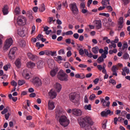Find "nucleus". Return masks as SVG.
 Segmentation results:
<instances>
[{"label": "nucleus", "instance_id": "obj_18", "mask_svg": "<svg viewBox=\"0 0 130 130\" xmlns=\"http://www.w3.org/2000/svg\"><path fill=\"white\" fill-rule=\"evenodd\" d=\"M107 54H108V47H104V53L102 54L101 57L103 58L104 59L107 57Z\"/></svg>", "mask_w": 130, "mask_h": 130}, {"label": "nucleus", "instance_id": "obj_43", "mask_svg": "<svg viewBox=\"0 0 130 130\" xmlns=\"http://www.w3.org/2000/svg\"><path fill=\"white\" fill-rule=\"evenodd\" d=\"M127 47H128V45H127V42H125L122 46L123 50H124V49H126V48H127Z\"/></svg>", "mask_w": 130, "mask_h": 130}, {"label": "nucleus", "instance_id": "obj_41", "mask_svg": "<svg viewBox=\"0 0 130 130\" xmlns=\"http://www.w3.org/2000/svg\"><path fill=\"white\" fill-rule=\"evenodd\" d=\"M100 16H104V17H108L110 16L109 13H101L99 14Z\"/></svg>", "mask_w": 130, "mask_h": 130}, {"label": "nucleus", "instance_id": "obj_55", "mask_svg": "<svg viewBox=\"0 0 130 130\" xmlns=\"http://www.w3.org/2000/svg\"><path fill=\"white\" fill-rule=\"evenodd\" d=\"M85 3L82 2L80 4V9L81 10H83V9H85Z\"/></svg>", "mask_w": 130, "mask_h": 130}, {"label": "nucleus", "instance_id": "obj_12", "mask_svg": "<svg viewBox=\"0 0 130 130\" xmlns=\"http://www.w3.org/2000/svg\"><path fill=\"white\" fill-rule=\"evenodd\" d=\"M101 115L103 117H107V116L108 115L111 116V115H113V112L111 111L110 110L104 111L101 113Z\"/></svg>", "mask_w": 130, "mask_h": 130}, {"label": "nucleus", "instance_id": "obj_36", "mask_svg": "<svg viewBox=\"0 0 130 130\" xmlns=\"http://www.w3.org/2000/svg\"><path fill=\"white\" fill-rule=\"evenodd\" d=\"M25 83H26V81H25L24 80H18V86H23V85H24V84H25Z\"/></svg>", "mask_w": 130, "mask_h": 130}, {"label": "nucleus", "instance_id": "obj_53", "mask_svg": "<svg viewBox=\"0 0 130 130\" xmlns=\"http://www.w3.org/2000/svg\"><path fill=\"white\" fill-rule=\"evenodd\" d=\"M112 42H113L114 43H118V41H119V39L117 37H115V39L114 40V41H111Z\"/></svg>", "mask_w": 130, "mask_h": 130}, {"label": "nucleus", "instance_id": "obj_57", "mask_svg": "<svg viewBox=\"0 0 130 130\" xmlns=\"http://www.w3.org/2000/svg\"><path fill=\"white\" fill-rule=\"evenodd\" d=\"M53 21V17H49V21H48L49 24H52Z\"/></svg>", "mask_w": 130, "mask_h": 130}, {"label": "nucleus", "instance_id": "obj_33", "mask_svg": "<svg viewBox=\"0 0 130 130\" xmlns=\"http://www.w3.org/2000/svg\"><path fill=\"white\" fill-rule=\"evenodd\" d=\"M108 121L106 119H105L103 123H102V128L103 129H106V126L107 124Z\"/></svg>", "mask_w": 130, "mask_h": 130}, {"label": "nucleus", "instance_id": "obj_34", "mask_svg": "<svg viewBox=\"0 0 130 130\" xmlns=\"http://www.w3.org/2000/svg\"><path fill=\"white\" fill-rule=\"evenodd\" d=\"M76 79H85V75H83L81 76L80 74H76L75 76Z\"/></svg>", "mask_w": 130, "mask_h": 130}, {"label": "nucleus", "instance_id": "obj_47", "mask_svg": "<svg viewBox=\"0 0 130 130\" xmlns=\"http://www.w3.org/2000/svg\"><path fill=\"white\" fill-rule=\"evenodd\" d=\"M50 52H51L50 50H45V55H47L48 56H50Z\"/></svg>", "mask_w": 130, "mask_h": 130}, {"label": "nucleus", "instance_id": "obj_21", "mask_svg": "<svg viewBox=\"0 0 130 130\" xmlns=\"http://www.w3.org/2000/svg\"><path fill=\"white\" fill-rule=\"evenodd\" d=\"M37 67L39 70L43 69L44 67V62L42 60H40L37 62Z\"/></svg>", "mask_w": 130, "mask_h": 130}, {"label": "nucleus", "instance_id": "obj_37", "mask_svg": "<svg viewBox=\"0 0 130 130\" xmlns=\"http://www.w3.org/2000/svg\"><path fill=\"white\" fill-rule=\"evenodd\" d=\"M95 98H96V95L95 94L92 93L89 96V100L91 101H93V100H94Z\"/></svg>", "mask_w": 130, "mask_h": 130}, {"label": "nucleus", "instance_id": "obj_28", "mask_svg": "<svg viewBox=\"0 0 130 130\" xmlns=\"http://www.w3.org/2000/svg\"><path fill=\"white\" fill-rule=\"evenodd\" d=\"M91 51L94 53V54H98V51H99V47L96 46L93 47L91 49Z\"/></svg>", "mask_w": 130, "mask_h": 130}, {"label": "nucleus", "instance_id": "obj_38", "mask_svg": "<svg viewBox=\"0 0 130 130\" xmlns=\"http://www.w3.org/2000/svg\"><path fill=\"white\" fill-rule=\"evenodd\" d=\"M97 61H98V63H101V62H103V61H104V59L103 58H102V57L100 56L98 58Z\"/></svg>", "mask_w": 130, "mask_h": 130}, {"label": "nucleus", "instance_id": "obj_15", "mask_svg": "<svg viewBox=\"0 0 130 130\" xmlns=\"http://www.w3.org/2000/svg\"><path fill=\"white\" fill-rule=\"evenodd\" d=\"M48 108L49 110H53L55 108L54 102L52 101L49 100L48 102Z\"/></svg>", "mask_w": 130, "mask_h": 130}, {"label": "nucleus", "instance_id": "obj_46", "mask_svg": "<svg viewBox=\"0 0 130 130\" xmlns=\"http://www.w3.org/2000/svg\"><path fill=\"white\" fill-rule=\"evenodd\" d=\"M129 57V55H128V54L126 53L124 54L123 55L124 59H128Z\"/></svg>", "mask_w": 130, "mask_h": 130}, {"label": "nucleus", "instance_id": "obj_61", "mask_svg": "<svg viewBox=\"0 0 130 130\" xmlns=\"http://www.w3.org/2000/svg\"><path fill=\"white\" fill-rule=\"evenodd\" d=\"M8 112V109L5 108L1 112L2 114H6Z\"/></svg>", "mask_w": 130, "mask_h": 130}, {"label": "nucleus", "instance_id": "obj_4", "mask_svg": "<svg viewBox=\"0 0 130 130\" xmlns=\"http://www.w3.org/2000/svg\"><path fill=\"white\" fill-rule=\"evenodd\" d=\"M57 77L58 80L62 82H68L69 81V75L64 73L62 70L59 71Z\"/></svg>", "mask_w": 130, "mask_h": 130}, {"label": "nucleus", "instance_id": "obj_30", "mask_svg": "<svg viewBox=\"0 0 130 130\" xmlns=\"http://www.w3.org/2000/svg\"><path fill=\"white\" fill-rule=\"evenodd\" d=\"M57 73V70L56 69H53L51 70L50 72V76H51V77H54L55 76H56Z\"/></svg>", "mask_w": 130, "mask_h": 130}, {"label": "nucleus", "instance_id": "obj_17", "mask_svg": "<svg viewBox=\"0 0 130 130\" xmlns=\"http://www.w3.org/2000/svg\"><path fill=\"white\" fill-rule=\"evenodd\" d=\"M95 24V26L98 30L101 29L102 28V23H101V20H95L94 21Z\"/></svg>", "mask_w": 130, "mask_h": 130}, {"label": "nucleus", "instance_id": "obj_29", "mask_svg": "<svg viewBox=\"0 0 130 130\" xmlns=\"http://www.w3.org/2000/svg\"><path fill=\"white\" fill-rule=\"evenodd\" d=\"M21 13V9L20 7H17L14 10V15H20Z\"/></svg>", "mask_w": 130, "mask_h": 130}, {"label": "nucleus", "instance_id": "obj_9", "mask_svg": "<svg viewBox=\"0 0 130 130\" xmlns=\"http://www.w3.org/2000/svg\"><path fill=\"white\" fill-rule=\"evenodd\" d=\"M31 82L37 87H39V86H41L42 85L41 79L37 77H34L31 80Z\"/></svg>", "mask_w": 130, "mask_h": 130}, {"label": "nucleus", "instance_id": "obj_2", "mask_svg": "<svg viewBox=\"0 0 130 130\" xmlns=\"http://www.w3.org/2000/svg\"><path fill=\"white\" fill-rule=\"evenodd\" d=\"M78 123L82 128H84L85 130H90L91 127L88 124H90V125H93L94 122H93L91 117L86 116L79 118L78 119Z\"/></svg>", "mask_w": 130, "mask_h": 130}, {"label": "nucleus", "instance_id": "obj_39", "mask_svg": "<svg viewBox=\"0 0 130 130\" xmlns=\"http://www.w3.org/2000/svg\"><path fill=\"white\" fill-rule=\"evenodd\" d=\"M10 68H11V64L9 63L4 66L3 69L5 70V71H8Z\"/></svg>", "mask_w": 130, "mask_h": 130}, {"label": "nucleus", "instance_id": "obj_23", "mask_svg": "<svg viewBox=\"0 0 130 130\" xmlns=\"http://www.w3.org/2000/svg\"><path fill=\"white\" fill-rule=\"evenodd\" d=\"M55 89L57 91V92H58V93H59V92H60V91H61L62 86H61V84L59 83H55Z\"/></svg>", "mask_w": 130, "mask_h": 130}, {"label": "nucleus", "instance_id": "obj_25", "mask_svg": "<svg viewBox=\"0 0 130 130\" xmlns=\"http://www.w3.org/2000/svg\"><path fill=\"white\" fill-rule=\"evenodd\" d=\"M15 64L18 69H20L22 64L21 63V59L20 58L17 59L15 62Z\"/></svg>", "mask_w": 130, "mask_h": 130}, {"label": "nucleus", "instance_id": "obj_19", "mask_svg": "<svg viewBox=\"0 0 130 130\" xmlns=\"http://www.w3.org/2000/svg\"><path fill=\"white\" fill-rule=\"evenodd\" d=\"M112 72L113 76H115V77H117V72L118 71V68L116 67V66H113L111 69Z\"/></svg>", "mask_w": 130, "mask_h": 130}, {"label": "nucleus", "instance_id": "obj_59", "mask_svg": "<svg viewBox=\"0 0 130 130\" xmlns=\"http://www.w3.org/2000/svg\"><path fill=\"white\" fill-rule=\"evenodd\" d=\"M50 55H51V56H56L57 54H56V51H51L50 52Z\"/></svg>", "mask_w": 130, "mask_h": 130}, {"label": "nucleus", "instance_id": "obj_3", "mask_svg": "<svg viewBox=\"0 0 130 130\" xmlns=\"http://www.w3.org/2000/svg\"><path fill=\"white\" fill-rule=\"evenodd\" d=\"M69 100L74 103L75 105H80L81 95L76 92H72L69 94Z\"/></svg>", "mask_w": 130, "mask_h": 130}, {"label": "nucleus", "instance_id": "obj_50", "mask_svg": "<svg viewBox=\"0 0 130 130\" xmlns=\"http://www.w3.org/2000/svg\"><path fill=\"white\" fill-rule=\"evenodd\" d=\"M101 4L102 6H107V0H102Z\"/></svg>", "mask_w": 130, "mask_h": 130}, {"label": "nucleus", "instance_id": "obj_51", "mask_svg": "<svg viewBox=\"0 0 130 130\" xmlns=\"http://www.w3.org/2000/svg\"><path fill=\"white\" fill-rule=\"evenodd\" d=\"M84 103H89V100H88V98L87 97V95H85L84 98Z\"/></svg>", "mask_w": 130, "mask_h": 130}, {"label": "nucleus", "instance_id": "obj_63", "mask_svg": "<svg viewBox=\"0 0 130 130\" xmlns=\"http://www.w3.org/2000/svg\"><path fill=\"white\" fill-rule=\"evenodd\" d=\"M39 55L41 56L42 55H45V50L44 51H41L39 53Z\"/></svg>", "mask_w": 130, "mask_h": 130}, {"label": "nucleus", "instance_id": "obj_42", "mask_svg": "<svg viewBox=\"0 0 130 130\" xmlns=\"http://www.w3.org/2000/svg\"><path fill=\"white\" fill-rule=\"evenodd\" d=\"M30 59L34 61L37 60V59H38V56L35 55H32V56L30 58Z\"/></svg>", "mask_w": 130, "mask_h": 130}, {"label": "nucleus", "instance_id": "obj_10", "mask_svg": "<svg viewBox=\"0 0 130 130\" xmlns=\"http://www.w3.org/2000/svg\"><path fill=\"white\" fill-rule=\"evenodd\" d=\"M48 95L50 99H55V98H56V96H57V92L55 91V90L51 89L48 92Z\"/></svg>", "mask_w": 130, "mask_h": 130}, {"label": "nucleus", "instance_id": "obj_32", "mask_svg": "<svg viewBox=\"0 0 130 130\" xmlns=\"http://www.w3.org/2000/svg\"><path fill=\"white\" fill-rule=\"evenodd\" d=\"M84 109L85 110H92V106L91 105V104L85 105L84 107Z\"/></svg>", "mask_w": 130, "mask_h": 130}, {"label": "nucleus", "instance_id": "obj_56", "mask_svg": "<svg viewBox=\"0 0 130 130\" xmlns=\"http://www.w3.org/2000/svg\"><path fill=\"white\" fill-rule=\"evenodd\" d=\"M97 68L99 70V71L101 72V71H102V69H103V67L102 65L100 64V65L97 66Z\"/></svg>", "mask_w": 130, "mask_h": 130}, {"label": "nucleus", "instance_id": "obj_20", "mask_svg": "<svg viewBox=\"0 0 130 130\" xmlns=\"http://www.w3.org/2000/svg\"><path fill=\"white\" fill-rule=\"evenodd\" d=\"M115 23L114 22L112 21V19L110 18H108V22L106 24L105 26L108 27V26H111L112 27H114Z\"/></svg>", "mask_w": 130, "mask_h": 130}, {"label": "nucleus", "instance_id": "obj_13", "mask_svg": "<svg viewBox=\"0 0 130 130\" xmlns=\"http://www.w3.org/2000/svg\"><path fill=\"white\" fill-rule=\"evenodd\" d=\"M22 76L26 80H29V79H30V74H29V71H28L27 69H25L23 71Z\"/></svg>", "mask_w": 130, "mask_h": 130}, {"label": "nucleus", "instance_id": "obj_60", "mask_svg": "<svg viewBox=\"0 0 130 130\" xmlns=\"http://www.w3.org/2000/svg\"><path fill=\"white\" fill-rule=\"evenodd\" d=\"M18 34L21 37H23V36H24V31H19L18 32Z\"/></svg>", "mask_w": 130, "mask_h": 130}, {"label": "nucleus", "instance_id": "obj_1", "mask_svg": "<svg viewBox=\"0 0 130 130\" xmlns=\"http://www.w3.org/2000/svg\"><path fill=\"white\" fill-rule=\"evenodd\" d=\"M66 112L61 107H57L55 109V118L58 119V122L63 127H67L70 124V119L64 115Z\"/></svg>", "mask_w": 130, "mask_h": 130}, {"label": "nucleus", "instance_id": "obj_48", "mask_svg": "<svg viewBox=\"0 0 130 130\" xmlns=\"http://www.w3.org/2000/svg\"><path fill=\"white\" fill-rule=\"evenodd\" d=\"M109 83L112 84V85H116V81H115V80H114V79H110L109 81Z\"/></svg>", "mask_w": 130, "mask_h": 130}, {"label": "nucleus", "instance_id": "obj_64", "mask_svg": "<svg viewBox=\"0 0 130 130\" xmlns=\"http://www.w3.org/2000/svg\"><path fill=\"white\" fill-rule=\"evenodd\" d=\"M105 8H106L105 6H101L100 8H99L98 11H103V10L105 9Z\"/></svg>", "mask_w": 130, "mask_h": 130}, {"label": "nucleus", "instance_id": "obj_45", "mask_svg": "<svg viewBox=\"0 0 130 130\" xmlns=\"http://www.w3.org/2000/svg\"><path fill=\"white\" fill-rule=\"evenodd\" d=\"M106 8L107 9L108 12H112V11H113V8H112V7L111 6H107Z\"/></svg>", "mask_w": 130, "mask_h": 130}, {"label": "nucleus", "instance_id": "obj_5", "mask_svg": "<svg viewBox=\"0 0 130 130\" xmlns=\"http://www.w3.org/2000/svg\"><path fill=\"white\" fill-rule=\"evenodd\" d=\"M27 22V19L24 16L20 15L19 16L17 19V23L19 26H24L26 25V23Z\"/></svg>", "mask_w": 130, "mask_h": 130}, {"label": "nucleus", "instance_id": "obj_49", "mask_svg": "<svg viewBox=\"0 0 130 130\" xmlns=\"http://www.w3.org/2000/svg\"><path fill=\"white\" fill-rule=\"evenodd\" d=\"M58 53L59 55L64 54V50L63 49H60L58 51Z\"/></svg>", "mask_w": 130, "mask_h": 130}, {"label": "nucleus", "instance_id": "obj_31", "mask_svg": "<svg viewBox=\"0 0 130 130\" xmlns=\"http://www.w3.org/2000/svg\"><path fill=\"white\" fill-rule=\"evenodd\" d=\"M109 48L110 49H112V48H116V44L111 41V44L109 45Z\"/></svg>", "mask_w": 130, "mask_h": 130}, {"label": "nucleus", "instance_id": "obj_62", "mask_svg": "<svg viewBox=\"0 0 130 130\" xmlns=\"http://www.w3.org/2000/svg\"><path fill=\"white\" fill-rule=\"evenodd\" d=\"M84 50H83V49H80L79 50V54L80 55H83L84 53Z\"/></svg>", "mask_w": 130, "mask_h": 130}, {"label": "nucleus", "instance_id": "obj_27", "mask_svg": "<svg viewBox=\"0 0 130 130\" xmlns=\"http://www.w3.org/2000/svg\"><path fill=\"white\" fill-rule=\"evenodd\" d=\"M54 59L56 61H57L58 63H61V60H63V58H62V57L61 56H57V57H54Z\"/></svg>", "mask_w": 130, "mask_h": 130}, {"label": "nucleus", "instance_id": "obj_26", "mask_svg": "<svg viewBox=\"0 0 130 130\" xmlns=\"http://www.w3.org/2000/svg\"><path fill=\"white\" fill-rule=\"evenodd\" d=\"M3 13L4 15H8L9 14V7L8 5H5L3 9Z\"/></svg>", "mask_w": 130, "mask_h": 130}, {"label": "nucleus", "instance_id": "obj_22", "mask_svg": "<svg viewBox=\"0 0 130 130\" xmlns=\"http://www.w3.org/2000/svg\"><path fill=\"white\" fill-rule=\"evenodd\" d=\"M81 13L82 14H84L86 17H89L90 15H92V13L90 12H89L87 9H85V8H83V9H81Z\"/></svg>", "mask_w": 130, "mask_h": 130}, {"label": "nucleus", "instance_id": "obj_7", "mask_svg": "<svg viewBox=\"0 0 130 130\" xmlns=\"http://www.w3.org/2000/svg\"><path fill=\"white\" fill-rule=\"evenodd\" d=\"M17 49V47H13L10 49L8 53V57L10 59H15Z\"/></svg>", "mask_w": 130, "mask_h": 130}, {"label": "nucleus", "instance_id": "obj_14", "mask_svg": "<svg viewBox=\"0 0 130 130\" xmlns=\"http://www.w3.org/2000/svg\"><path fill=\"white\" fill-rule=\"evenodd\" d=\"M72 113L75 116H81L82 115V110L79 109H73L72 110Z\"/></svg>", "mask_w": 130, "mask_h": 130}, {"label": "nucleus", "instance_id": "obj_52", "mask_svg": "<svg viewBox=\"0 0 130 130\" xmlns=\"http://www.w3.org/2000/svg\"><path fill=\"white\" fill-rule=\"evenodd\" d=\"M74 32L72 30H69L66 32V36H68L69 35H73Z\"/></svg>", "mask_w": 130, "mask_h": 130}, {"label": "nucleus", "instance_id": "obj_35", "mask_svg": "<svg viewBox=\"0 0 130 130\" xmlns=\"http://www.w3.org/2000/svg\"><path fill=\"white\" fill-rule=\"evenodd\" d=\"M40 12L41 13H43V12H44L45 11V5L44 4H42L41 7L39 8Z\"/></svg>", "mask_w": 130, "mask_h": 130}, {"label": "nucleus", "instance_id": "obj_40", "mask_svg": "<svg viewBox=\"0 0 130 130\" xmlns=\"http://www.w3.org/2000/svg\"><path fill=\"white\" fill-rule=\"evenodd\" d=\"M35 30H36V27H35V25H33L31 27V31H30L31 35H32L35 33Z\"/></svg>", "mask_w": 130, "mask_h": 130}, {"label": "nucleus", "instance_id": "obj_16", "mask_svg": "<svg viewBox=\"0 0 130 130\" xmlns=\"http://www.w3.org/2000/svg\"><path fill=\"white\" fill-rule=\"evenodd\" d=\"M118 24L119 25V30H121L123 27V17H121L119 18Z\"/></svg>", "mask_w": 130, "mask_h": 130}, {"label": "nucleus", "instance_id": "obj_8", "mask_svg": "<svg viewBox=\"0 0 130 130\" xmlns=\"http://www.w3.org/2000/svg\"><path fill=\"white\" fill-rule=\"evenodd\" d=\"M70 8L74 15H78V13H79V9H78V7H77V4L76 3L71 4Z\"/></svg>", "mask_w": 130, "mask_h": 130}, {"label": "nucleus", "instance_id": "obj_44", "mask_svg": "<svg viewBox=\"0 0 130 130\" xmlns=\"http://www.w3.org/2000/svg\"><path fill=\"white\" fill-rule=\"evenodd\" d=\"M11 85H12V86H13V87H17V86L18 83H17V82L15 81V80H13V81L11 82Z\"/></svg>", "mask_w": 130, "mask_h": 130}, {"label": "nucleus", "instance_id": "obj_6", "mask_svg": "<svg viewBox=\"0 0 130 130\" xmlns=\"http://www.w3.org/2000/svg\"><path fill=\"white\" fill-rule=\"evenodd\" d=\"M14 43V41H13V38H10L7 40H6L4 46L3 47L4 50L7 51L8 49H9L12 45H13V43Z\"/></svg>", "mask_w": 130, "mask_h": 130}, {"label": "nucleus", "instance_id": "obj_54", "mask_svg": "<svg viewBox=\"0 0 130 130\" xmlns=\"http://www.w3.org/2000/svg\"><path fill=\"white\" fill-rule=\"evenodd\" d=\"M123 70H124L125 72H126V73H127V75L129 74V69H128L127 67H125L123 69Z\"/></svg>", "mask_w": 130, "mask_h": 130}, {"label": "nucleus", "instance_id": "obj_24", "mask_svg": "<svg viewBox=\"0 0 130 130\" xmlns=\"http://www.w3.org/2000/svg\"><path fill=\"white\" fill-rule=\"evenodd\" d=\"M26 66L27 68H29V69H34V68L36 67V63L31 61H28L27 62Z\"/></svg>", "mask_w": 130, "mask_h": 130}, {"label": "nucleus", "instance_id": "obj_11", "mask_svg": "<svg viewBox=\"0 0 130 130\" xmlns=\"http://www.w3.org/2000/svg\"><path fill=\"white\" fill-rule=\"evenodd\" d=\"M104 99H101V102L103 104V106H107V107H109L110 105V102L108 101L110 98L109 96H106ZM106 101H108L107 102Z\"/></svg>", "mask_w": 130, "mask_h": 130}, {"label": "nucleus", "instance_id": "obj_58", "mask_svg": "<svg viewBox=\"0 0 130 130\" xmlns=\"http://www.w3.org/2000/svg\"><path fill=\"white\" fill-rule=\"evenodd\" d=\"M79 34L75 33L73 35V37L75 38V39H79Z\"/></svg>", "mask_w": 130, "mask_h": 130}]
</instances>
